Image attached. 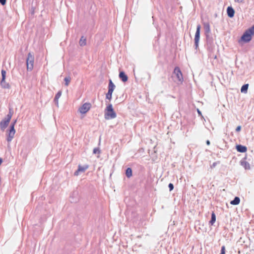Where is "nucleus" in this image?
I'll return each mask as SVG.
<instances>
[{
  "mask_svg": "<svg viewBox=\"0 0 254 254\" xmlns=\"http://www.w3.org/2000/svg\"><path fill=\"white\" fill-rule=\"evenodd\" d=\"M117 115L114 111L112 104H109L106 108L105 111V118L107 120L114 119Z\"/></svg>",
  "mask_w": 254,
  "mask_h": 254,
  "instance_id": "f257e3e1",
  "label": "nucleus"
},
{
  "mask_svg": "<svg viewBox=\"0 0 254 254\" xmlns=\"http://www.w3.org/2000/svg\"><path fill=\"white\" fill-rule=\"evenodd\" d=\"M254 34V25L247 30L241 37V40L248 42L252 39V36Z\"/></svg>",
  "mask_w": 254,
  "mask_h": 254,
  "instance_id": "f03ea898",
  "label": "nucleus"
},
{
  "mask_svg": "<svg viewBox=\"0 0 254 254\" xmlns=\"http://www.w3.org/2000/svg\"><path fill=\"white\" fill-rule=\"evenodd\" d=\"M12 113L11 112V109H9V113L7 114L6 117L3 119L0 123V127L2 130H4L7 127L9 123V122L11 119Z\"/></svg>",
  "mask_w": 254,
  "mask_h": 254,
  "instance_id": "7ed1b4c3",
  "label": "nucleus"
},
{
  "mask_svg": "<svg viewBox=\"0 0 254 254\" xmlns=\"http://www.w3.org/2000/svg\"><path fill=\"white\" fill-rule=\"evenodd\" d=\"M16 121L15 120L12 124L10 125V128L7 130V141L10 142L14 136L15 130L14 129V125Z\"/></svg>",
  "mask_w": 254,
  "mask_h": 254,
  "instance_id": "20e7f679",
  "label": "nucleus"
},
{
  "mask_svg": "<svg viewBox=\"0 0 254 254\" xmlns=\"http://www.w3.org/2000/svg\"><path fill=\"white\" fill-rule=\"evenodd\" d=\"M115 88V85L112 82L111 79L109 80V83L108 85V91L106 95V99L110 100L112 97V93Z\"/></svg>",
  "mask_w": 254,
  "mask_h": 254,
  "instance_id": "39448f33",
  "label": "nucleus"
},
{
  "mask_svg": "<svg viewBox=\"0 0 254 254\" xmlns=\"http://www.w3.org/2000/svg\"><path fill=\"white\" fill-rule=\"evenodd\" d=\"M91 106L90 103H85L79 108L78 111L81 114H85L90 110Z\"/></svg>",
  "mask_w": 254,
  "mask_h": 254,
  "instance_id": "423d86ee",
  "label": "nucleus"
},
{
  "mask_svg": "<svg viewBox=\"0 0 254 254\" xmlns=\"http://www.w3.org/2000/svg\"><path fill=\"white\" fill-rule=\"evenodd\" d=\"M173 74L176 77L177 80L181 83L183 81V77L182 72L179 67H176L174 70Z\"/></svg>",
  "mask_w": 254,
  "mask_h": 254,
  "instance_id": "0eeeda50",
  "label": "nucleus"
},
{
  "mask_svg": "<svg viewBox=\"0 0 254 254\" xmlns=\"http://www.w3.org/2000/svg\"><path fill=\"white\" fill-rule=\"evenodd\" d=\"M201 26L198 25L196 28V31L194 36V43L196 48L198 46V43L200 38V32Z\"/></svg>",
  "mask_w": 254,
  "mask_h": 254,
  "instance_id": "6e6552de",
  "label": "nucleus"
},
{
  "mask_svg": "<svg viewBox=\"0 0 254 254\" xmlns=\"http://www.w3.org/2000/svg\"><path fill=\"white\" fill-rule=\"evenodd\" d=\"M88 168L89 166L88 165L83 166L78 165V169L74 172V175L78 176L80 172H84Z\"/></svg>",
  "mask_w": 254,
  "mask_h": 254,
  "instance_id": "1a4fd4ad",
  "label": "nucleus"
},
{
  "mask_svg": "<svg viewBox=\"0 0 254 254\" xmlns=\"http://www.w3.org/2000/svg\"><path fill=\"white\" fill-rule=\"evenodd\" d=\"M119 77L124 82H126L128 80L127 76L125 74L124 71H121L119 73Z\"/></svg>",
  "mask_w": 254,
  "mask_h": 254,
  "instance_id": "9d476101",
  "label": "nucleus"
},
{
  "mask_svg": "<svg viewBox=\"0 0 254 254\" xmlns=\"http://www.w3.org/2000/svg\"><path fill=\"white\" fill-rule=\"evenodd\" d=\"M227 12L229 17H233L234 15L235 11L232 7L229 6L227 8Z\"/></svg>",
  "mask_w": 254,
  "mask_h": 254,
  "instance_id": "9b49d317",
  "label": "nucleus"
},
{
  "mask_svg": "<svg viewBox=\"0 0 254 254\" xmlns=\"http://www.w3.org/2000/svg\"><path fill=\"white\" fill-rule=\"evenodd\" d=\"M0 86L2 88L4 89H9L10 88V85L8 83L6 82L5 80H1L0 82Z\"/></svg>",
  "mask_w": 254,
  "mask_h": 254,
  "instance_id": "f8f14e48",
  "label": "nucleus"
},
{
  "mask_svg": "<svg viewBox=\"0 0 254 254\" xmlns=\"http://www.w3.org/2000/svg\"><path fill=\"white\" fill-rule=\"evenodd\" d=\"M236 148L237 151L240 152L244 153L247 151V147L245 146L238 145L236 146Z\"/></svg>",
  "mask_w": 254,
  "mask_h": 254,
  "instance_id": "ddd939ff",
  "label": "nucleus"
},
{
  "mask_svg": "<svg viewBox=\"0 0 254 254\" xmlns=\"http://www.w3.org/2000/svg\"><path fill=\"white\" fill-rule=\"evenodd\" d=\"M30 53H29L28 57L27 59V70L31 69L32 67V60L30 59Z\"/></svg>",
  "mask_w": 254,
  "mask_h": 254,
  "instance_id": "4468645a",
  "label": "nucleus"
},
{
  "mask_svg": "<svg viewBox=\"0 0 254 254\" xmlns=\"http://www.w3.org/2000/svg\"><path fill=\"white\" fill-rule=\"evenodd\" d=\"M61 95H62V91H59L55 96V97L54 99V101L57 106H58V105H59V99L61 97Z\"/></svg>",
  "mask_w": 254,
  "mask_h": 254,
  "instance_id": "2eb2a0df",
  "label": "nucleus"
},
{
  "mask_svg": "<svg viewBox=\"0 0 254 254\" xmlns=\"http://www.w3.org/2000/svg\"><path fill=\"white\" fill-rule=\"evenodd\" d=\"M240 199L239 197H235L234 200H232L230 202L231 204L232 205H238L240 203Z\"/></svg>",
  "mask_w": 254,
  "mask_h": 254,
  "instance_id": "dca6fc26",
  "label": "nucleus"
},
{
  "mask_svg": "<svg viewBox=\"0 0 254 254\" xmlns=\"http://www.w3.org/2000/svg\"><path fill=\"white\" fill-rule=\"evenodd\" d=\"M79 44L81 46H84L86 44V39L84 36H82L79 40Z\"/></svg>",
  "mask_w": 254,
  "mask_h": 254,
  "instance_id": "f3484780",
  "label": "nucleus"
},
{
  "mask_svg": "<svg viewBox=\"0 0 254 254\" xmlns=\"http://www.w3.org/2000/svg\"><path fill=\"white\" fill-rule=\"evenodd\" d=\"M204 28L205 29V32L206 34H209L210 32V25L208 23H205L204 24Z\"/></svg>",
  "mask_w": 254,
  "mask_h": 254,
  "instance_id": "a211bd4d",
  "label": "nucleus"
},
{
  "mask_svg": "<svg viewBox=\"0 0 254 254\" xmlns=\"http://www.w3.org/2000/svg\"><path fill=\"white\" fill-rule=\"evenodd\" d=\"M248 87H249L248 84H246L243 85L241 89V92L245 93H247Z\"/></svg>",
  "mask_w": 254,
  "mask_h": 254,
  "instance_id": "6ab92c4d",
  "label": "nucleus"
},
{
  "mask_svg": "<svg viewBox=\"0 0 254 254\" xmlns=\"http://www.w3.org/2000/svg\"><path fill=\"white\" fill-rule=\"evenodd\" d=\"M126 175L127 178H130L132 176V170L130 168H128L126 170Z\"/></svg>",
  "mask_w": 254,
  "mask_h": 254,
  "instance_id": "aec40b11",
  "label": "nucleus"
},
{
  "mask_svg": "<svg viewBox=\"0 0 254 254\" xmlns=\"http://www.w3.org/2000/svg\"><path fill=\"white\" fill-rule=\"evenodd\" d=\"M215 221H216L215 214L214 212H212V213L211 214V219L209 223L211 225H213L214 223V222H215Z\"/></svg>",
  "mask_w": 254,
  "mask_h": 254,
  "instance_id": "412c9836",
  "label": "nucleus"
},
{
  "mask_svg": "<svg viewBox=\"0 0 254 254\" xmlns=\"http://www.w3.org/2000/svg\"><path fill=\"white\" fill-rule=\"evenodd\" d=\"M64 81H65V85L66 86H68L70 82V80H71V78L68 76V77H66L64 79Z\"/></svg>",
  "mask_w": 254,
  "mask_h": 254,
  "instance_id": "4be33fe9",
  "label": "nucleus"
},
{
  "mask_svg": "<svg viewBox=\"0 0 254 254\" xmlns=\"http://www.w3.org/2000/svg\"><path fill=\"white\" fill-rule=\"evenodd\" d=\"M6 71L4 70H1V76H2V79L1 80H5V78H6Z\"/></svg>",
  "mask_w": 254,
  "mask_h": 254,
  "instance_id": "5701e85b",
  "label": "nucleus"
},
{
  "mask_svg": "<svg viewBox=\"0 0 254 254\" xmlns=\"http://www.w3.org/2000/svg\"><path fill=\"white\" fill-rule=\"evenodd\" d=\"M220 254H225V247L224 246L221 247V253Z\"/></svg>",
  "mask_w": 254,
  "mask_h": 254,
  "instance_id": "b1692460",
  "label": "nucleus"
},
{
  "mask_svg": "<svg viewBox=\"0 0 254 254\" xmlns=\"http://www.w3.org/2000/svg\"><path fill=\"white\" fill-rule=\"evenodd\" d=\"M93 153L94 154H96V153H98V154H100V151L99 150V148H94V150H93Z\"/></svg>",
  "mask_w": 254,
  "mask_h": 254,
  "instance_id": "393cba45",
  "label": "nucleus"
},
{
  "mask_svg": "<svg viewBox=\"0 0 254 254\" xmlns=\"http://www.w3.org/2000/svg\"><path fill=\"white\" fill-rule=\"evenodd\" d=\"M169 186V189H170V191L173 190V189H174V186H173V184H172V183H170V184H169V186Z\"/></svg>",
  "mask_w": 254,
  "mask_h": 254,
  "instance_id": "a878e982",
  "label": "nucleus"
},
{
  "mask_svg": "<svg viewBox=\"0 0 254 254\" xmlns=\"http://www.w3.org/2000/svg\"><path fill=\"white\" fill-rule=\"evenodd\" d=\"M241 129V127L240 126H239L237 127L236 130L237 132H239Z\"/></svg>",
  "mask_w": 254,
  "mask_h": 254,
  "instance_id": "bb28decb",
  "label": "nucleus"
},
{
  "mask_svg": "<svg viewBox=\"0 0 254 254\" xmlns=\"http://www.w3.org/2000/svg\"><path fill=\"white\" fill-rule=\"evenodd\" d=\"M0 3L2 5H4L6 3V0H0Z\"/></svg>",
  "mask_w": 254,
  "mask_h": 254,
  "instance_id": "cd10ccee",
  "label": "nucleus"
},
{
  "mask_svg": "<svg viewBox=\"0 0 254 254\" xmlns=\"http://www.w3.org/2000/svg\"><path fill=\"white\" fill-rule=\"evenodd\" d=\"M244 0H235V1L238 3H242L244 1Z\"/></svg>",
  "mask_w": 254,
  "mask_h": 254,
  "instance_id": "c85d7f7f",
  "label": "nucleus"
},
{
  "mask_svg": "<svg viewBox=\"0 0 254 254\" xmlns=\"http://www.w3.org/2000/svg\"><path fill=\"white\" fill-rule=\"evenodd\" d=\"M206 144H207V145H210V142L209 140H207L206 141Z\"/></svg>",
  "mask_w": 254,
  "mask_h": 254,
  "instance_id": "c756f323",
  "label": "nucleus"
}]
</instances>
